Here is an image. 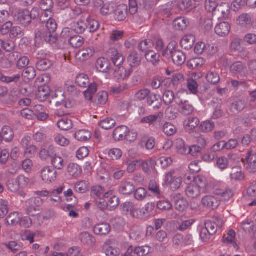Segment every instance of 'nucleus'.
<instances>
[{"mask_svg": "<svg viewBox=\"0 0 256 256\" xmlns=\"http://www.w3.org/2000/svg\"><path fill=\"white\" fill-rule=\"evenodd\" d=\"M208 184L206 178L200 175L194 176L192 182L186 189V196L191 198H198L206 190Z\"/></svg>", "mask_w": 256, "mask_h": 256, "instance_id": "1", "label": "nucleus"}, {"mask_svg": "<svg viewBox=\"0 0 256 256\" xmlns=\"http://www.w3.org/2000/svg\"><path fill=\"white\" fill-rule=\"evenodd\" d=\"M30 182V179L23 175H20L15 180L10 181L8 184L9 190L14 192H18V194L24 197L25 193L22 190L26 188Z\"/></svg>", "mask_w": 256, "mask_h": 256, "instance_id": "2", "label": "nucleus"}, {"mask_svg": "<svg viewBox=\"0 0 256 256\" xmlns=\"http://www.w3.org/2000/svg\"><path fill=\"white\" fill-rule=\"evenodd\" d=\"M164 54L170 56L174 62L178 66L182 65L186 60L185 54L181 50H176L172 44H170L168 46Z\"/></svg>", "mask_w": 256, "mask_h": 256, "instance_id": "3", "label": "nucleus"}, {"mask_svg": "<svg viewBox=\"0 0 256 256\" xmlns=\"http://www.w3.org/2000/svg\"><path fill=\"white\" fill-rule=\"evenodd\" d=\"M164 182L170 186L172 190L174 191L180 188L182 183V178L177 176L175 170H172L166 174Z\"/></svg>", "mask_w": 256, "mask_h": 256, "instance_id": "4", "label": "nucleus"}, {"mask_svg": "<svg viewBox=\"0 0 256 256\" xmlns=\"http://www.w3.org/2000/svg\"><path fill=\"white\" fill-rule=\"evenodd\" d=\"M43 202V200L39 197L32 198L28 200L26 202L28 214L30 216H34L36 212L40 211Z\"/></svg>", "mask_w": 256, "mask_h": 256, "instance_id": "5", "label": "nucleus"}, {"mask_svg": "<svg viewBox=\"0 0 256 256\" xmlns=\"http://www.w3.org/2000/svg\"><path fill=\"white\" fill-rule=\"evenodd\" d=\"M230 8L228 4L222 2L218 4L212 14L218 19L227 20L230 18Z\"/></svg>", "mask_w": 256, "mask_h": 256, "instance_id": "6", "label": "nucleus"}, {"mask_svg": "<svg viewBox=\"0 0 256 256\" xmlns=\"http://www.w3.org/2000/svg\"><path fill=\"white\" fill-rule=\"evenodd\" d=\"M50 96L56 106L64 105L66 108L70 107L66 101V93L62 90V88H57L54 92H52Z\"/></svg>", "mask_w": 256, "mask_h": 256, "instance_id": "7", "label": "nucleus"}, {"mask_svg": "<svg viewBox=\"0 0 256 256\" xmlns=\"http://www.w3.org/2000/svg\"><path fill=\"white\" fill-rule=\"evenodd\" d=\"M56 170L49 166H46L40 171V178L44 183L50 184L56 180Z\"/></svg>", "mask_w": 256, "mask_h": 256, "instance_id": "8", "label": "nucleus"}, {"mask_svg": "<svg viewBox=\"0 0 256 256\" xmlns=\"http://www.w3.org/2000/svg\"><path fill=\"white\" fill-rule=\"evenodd\" d=\"M104 198H107L108 210H113L120 204L118 197L114 194V190H110L104 194Z\"/></svg>", "mask_w": 256, "mask_h": 256, "instance_id": "9", "label": "nucleus"}, {"mask_svg": "<svg viewBox=\"0 0 256 256\" xmlns=\"http://www.w3.org/2000/svg\"><path fill=\"white\" fill-rule=\"evenodd\" d=\"M82 173L81 166L74 162L70 163L66 168V174L70 179H78Z\"/></svg>", "mask_w": 256, "mask_h": 256, "instance_id": "10", "label": "nucleus"}, {"mask_svg": "<svg viewBox=\"0 0 256 256\" xmlns=\"http://www.w3.org/2000/svg\"><path fill=\"white\" fill-rule=\"evenodd\" d=\"M231 30V25L228 22H222L216 24L214 28L215 33L220 37H226Z\"/></svg>", "mask_w": 256, "mask_h": 256, "instance_id": "11", "label": "nucleus"}, {"mask_svg": "<svg viewBox=\"0 0 256 256\" xmlns=\"http://www.w3.org/2000/svg\"><path fill=\"white\" fill-rule=\"evenodd\" d=\"M244 164L250 172H256V154L249 151L246 154Z\"/></svg>", "mask_w": 256, "mask_h": 256, "instance_id": "12", "label": "nucleus"}, {"mask_svg": "<svg viewBox=\"0 0 256 256\" xmlns=\"http://www.w3.org/2000/svg\"><path fill=\"white\" fill-rule=\"evenodd\" d=\"M14 18L20 24L26 26L30 22V11L27 10H20L15 14Z\"/></svg>", "mask_w": 256, "mask_h": 256, "instance_id": "13", "label": "nucleus"}, {"mask_svg": "<svg viewBox=\"0 0 256 256\" xmlns=\"http://www.w3.org/2000/svg\"><path fill=\"white\" fill-rule=\"evenodd\" d=\"M132 72V69L130 68L128 70L124 67L120 65L116 66L114 71V76L118 80H123L128 78Z\"/></svg>", "mask_w": 256, "mask_h": 256, "instance_id": "14", "label": "nucleus"}, {"mask_svg": "<svg viewBox=\"0 0 256 256\" xmlns=\"http://www.w3.org/2000/svg\"><path fill=\"white\" fill-rule=\"evenodd\" d=\"M46 22V26L48 32L46 34L45 40L50 42H54L55 38L52 36V33L56 31L57 28V24L54 20L50 18Z\"/></svg>", "mask_w": 256, "mask_h": 256, "instance_id": "15", "label": "nucleus"}, {"mask_svg": "<svg viewBox=\"0 0 256 256\" xmlns=\"http://www.w3.org/2000/svg\"><path fill=\"white\" fill-rule=\"evenodd\" d=\"M214 193L216 195L220 196L222 200L227 202L234 196V191L232 188L230 187H228L224 190L216 188Z\"/></svg>", "mask_w": 256, "mask_h": 256, "instance_id": "16", "label": "nucleus"}, {"mask_svg": "<svg viewBox=\"0 0 256 256\" xmlns=\"http://www.w3.org/2000/svg\"><path fill=\"white\" fill-rule=\"evenodd\" d=\"M94 52V49L92 46L82 48L76 53V58L80 61H84L92 56Z\"/></svg>", "mask_w": 256, "mask_h": 256, "instance_id": "17", "label": "nucleus"}, {"mask_svg": "<svg viewBox=\"0 0 256 256\" xmlns=\"http://www.w3.org/2000/svg\"><path fill=\"white\" fill-rule=\"evenodd\" d=\"M103 248L106 256H119L120 254V248L114 242L106 243Z\"/></svg>", "mask_w": 256, "mask_h": 256, "instance_id": "18", "label": "nucleus"}, {"mask_svg": "<svg viewBox=\"0 0 256 256\" xmlns=\"http://www.w3.org/2000/svg\"><path fill=\"white\" fill-rule=\"evenodd\" d=\"M128 132V127L123 125L118 126L113 132L114 138L117 141L126 140Z\"/></svg>", "mask_w": 256, "mask_h": 256, "instance_id": "19", "label": "nucleus"}, {"mask_svg": "<svg viewBox=\"0 0 256 256\" xmlns=\"http://www.w3.org/2000/svg\"><path fill=\"white\" fill-rule=\"evenodd\" d=\"M96 67L98 71L106 73L110 72L111 64L108 59L104 58H100L96 60Z\"/></svg>", "mask_w": 256, "mask_h": 256, "instance_id": "20", "label": "nucleus"}, {"mask_svg": "<svg viewBox=\"0 0 256 256\" xmlns=\"http://www.w3.org/2000/svg\"><path fill=\"white\" fill-rule=\"evenodd\" d=\"M62 188H59L50 192L49 197L48 198L50 204L56 206H58L62 202V198L60 194L62 192Z\"/></svg>", "mask_w": 256, "mask_h": 256, "instance_id": "21", "label": "nucleus"}, {"mask_svg": "<svg viewBox=\"0 0 256 256\" xmlns=\"http://www.w3.org/2000/svg\"><path fill=\"white\" fill-rule=\"evenodd\" d=\"M135 187L130 182L122 181L118 187V192L124 195L132 194L134 190Z\"/></svg>", "mask_w": 256, "mask_h": 256, "instance_id": "22", "label": "nucleus"}, {"mask_svg": "<svg viewBox=\"0 0 256 256\" xmlns=\"http://www.w3.org/2000/svg\"><path fill=\"white\" fill-rule=\"evenodd\" d=\"M202 204L208 208L213 209L217 208L220 204V201L216 198L213 196H206L202 200Z\"/></svg>", "mask_w": 256, "mask_h": 256, "instance_id": "23", "label": "nucleus"}, {"mask_svg": "<svg viewBox=\"0 0 256 256\" xmlns=\"http://www.w3.org/2000/svg\"><path fill=\"white\" fill-rule=\"evenodd\" d=\"M108 56L112 58L114 64L116 66H120L123 63L124 58L118 50L112 48L108 52Z\"/></svg>", "mask_w": 256, "mask_h": 256, "instance_id": "24", "label": "nucleus"}, {"mask_svg": "<svg viewBox=\"0 0 256 256\" xmlns=\"http://www.w3.org/2000/svg\"><path fill=\"white\" fill-rule=\"evenodd\" d=\"M231 180L234 182H241L244 180L245 176L240 167H234L232 168L230 174Z\"/></svg>", "mask_w": 256, "mask_h": 256, "instance_id": "25", "label": "nucleus"}, {"mask_svg": "<svg viewBox=\"0 0 256 256\" xmlns=\"http://www.w3.org/2000/svg\"><path fill=\"white\" fill-rule=\"evenodd\" d=\"M141 61V56L135 52H131L128 58V62L131 69L138 67Z\"/></svg>", "mask_w": 256, "mask_h": 256, "instance_id": "26", "label": "nucleus"}, {"mask_svg": "<svg viewBox=\"0 0 256 256\" xmlns=\"http://www.w3.org/2000/svg\"><path fill=\"white\" fill-rule=\"evenodd\" d=\"M174 206L176 210L184 212L188 206L187 200L180 194L176 195L175 198Z\"/></svg>", "mask_w": 256, "mask_h": 256, "instance_id": "27", "label": "nucleus"}, {"mask_svg": "<svg viewBox=\"0 0 256 256\" xmlns=\"http://www.w3.org/2000/svg\"><path fill=\"white\" fill-rule=\"evenodd\" d=\"M20 54V53L18 52H14L6 55V59L8 61V62H1L0 63L2 67L6 68H10L18 59Z\"/></svg>", "mask_w": 256, "mask_h": 256, "instance_id": "28", "label": "nucleus"}, {"mask_svg": "<svg viewBox=\"0 0 256 256\" xmlns=\"http://www.w3.org/2000/svg\"><path fill=\"white\" fill-rule=\"evenodd\" d=\"M110 226L108 223H102L96 224L94 227V232L98 235H106L110 230Z\"/></svg>", "mask_w": 256, "mask_h": 256, "instance_id": "29", "label": "nucleus"}, {"mask_svg": "<svg viewBox=\"0 0 256 256\" xmlns=\"http://www.w3.org/2000/svg\"><path fill=\"white\" fill-rule=\"evenodd\" d=\"M189 23V20L187 18L179 17L174 20L173 25L176 30H183L187 28Z\"/></svg>", "mask_w": 256, "mask_h": 256, "instance_id": "30", "label": "nucleus"}, {"mask_svg": "<svg viewBox=\"0 0 256 256\" xmlns=\"http://www.w3.org/2000/svg\"><path fill=\"white\" fill-rule=\"evenodd\" d=\"M127 6L126 5L120 4L114 10L115 18L118 21H122L125 19L126 14Z\"/></svg>", "mask_w": 256, "mask_h": 256, "instance_id": "31", "label": "nucleus"}, {"mask_svg": "<svg viewBox=\"0 0 256 256\" xmlns=\"http://www.w3.org/2000/svg\"><path fill=\"white\" fill-rule=\"evenodd\" d=\"M246 66L240 62H236L232 64L230 66V72L232 74H240L242 75L244 73Z\"/></svg>", "mask_w": 256, "mask_h": 256, "instance_id": "32", "label": "nucleus"}, {"mask_svg": "<svg viewBox=\"0 0 256 256\" xmlns=\"http://www.w3.org/2000/svg\"><path fill=\"white\" fill-rule=\"evenodd\" d=\"M79 238L84 244L88 246L94 245L96 240L94 236L87 232H84L80 234Z\"/></svg>", "mask_w": 256, "mask_h": 256, "instance_id": "33", "label": "nucleus"}, {"mask_svg": "<svg viewBox=\"0 0 256 256\" xmlns=\"http://www.w3.org/2000/svg\"><path fill=\"white\" fill-rule=\"evenodd\" d=\"M195 37L192 34L184 36L180 41V44L186 50L190 49L194 42Z\"/></svg>", "mask_w": 256, "mask_h": 256, "instance_id": "34", "label": "nucleus"}, {"mask_svg": "<svg viewBox=\"0 0 256 256\" xmlns=\"http://www.w3.org/2000/svg\"><path fill=\"white\" fill-rule=\"evenodd\" d=\"M74 190L80 194H84L88 191L90 183L88 181L82 180L77 182L74 184Z\"/></svg>", "mask_w": 256, "mask_h": 256, "instance_id": "35", "label": "nucleus"}, {"mask_svg": "<svg viewBox=\"0 0 256 256\" xmlns=\"http://www.w3.org/2000/svg\"><path fill=\"white\" fill-rule=\"evenodd\" d=\"M200 124V120L196 117H190L186 120L184 124L185 128L188 131L194 130Z\"/></svg>", "mask_w": 256, "mask_h": 256, "instance_id": "36", "label": "nucleus"}, {"mask_svg": "<svg viewBox=\"0 0 256 256\" xmlns=\"http://www.w3.org/2000/svg\"><path fill=\"white\" fill-rule=\"evenodd\" d=\"M72 30L77 34H82L87 28V24L82 20H79L74 22L71 25Z\"/></svg>", "mask_w": 256, "mask_h": 256, "instance_id": "37", "label": "nucleus"}, {"mask_svg": "<svg viewBox=\"0 0 256 256\" xmlns=\"http://www.w3.org/2000/svg\"><path fill=\"white\" fill-rule=\"evenodd\" d=\"M55 154V148L52 146H50L48 148H42L40 152V158L42 160H46L49 157H52Z\"/></svg>", "mask_w": 256, "mask_h": 256, "instance_id": "38", "label": "nucleus"}, {"mask_svg": "<svg viewBox=\"0 0 256 256\" xmlns=\"http://www.w3.org/2000/svg\"><path fill=\"white\" fill-rule=\"evenodd\" d=\"M51 164L54 168L58 170H62L65 166L64 158L58 156L54 154L51 158Z\"/></svg>", "mask_w": 256, "mask_h": 256, "instance_id": "39", "label": "nucleus"}, {"mask_svg": "<svg viewBox=\"0 0 256 256\" xmlns=\"http://www.w3.org/2000/svg\"><path fill=\"white\" fill-rule=\"evenodd\" d=\"M20 216L18 212H11L5 220V222L8 226H15L20 222Z\"/></svg>", "mask_w": 256, "mask_h": 256, "instance_id": "40", "label": "nucleus"}, {"mask_svg": "<svg viewBox=\"0 0 256 256\" xmlns=\"http://www.w3.org/2000/svg\"><path fill=\"white\" fill-rule=\"evenodd\" d=\"M74 137L78 141L86 142L90 138L91 133L88 130H80L76 132Z\"/></svg>", "mask_w": 256, "mask_h": 256, "instance_id": "41", "label": "nucleus"}, {"mask_svg": "<svg viewBox=\"0 0 256 256\" xmlns=\"http://www.w3.org/2000/svg\"><path fill=\"white\" fill-rule=\"evenodd\" d=\"M52 66V62L50 60L44 58L39 60L36 64V68L40 71L48 70Z\"/></svg>", "mask_w": 256, "mask_h": 256, "instance_id": "42", "label": "nucleus"}, {"mask_svg": "<svg viewBox=\"0 0 256 256\" xmlns=\"http://www.w3.org/2000/svg\"><path fill=\"white\" fill-rule=\"evenodd\" d=\"M58 128L62 130H67L70 129L72 126V120L67 118H63L57 122Z\"/></svg>", "mask_w": 256, "mask_h": 256, "instance_id": "43", "label": "nucleus"}, {"mask_svg": "<svg viewBox=\"0 0 256 256\" xmlns=\"http://www.w3.org/2000/svg\"><path fill=\"white\" fill-rule=\"evenodd\" d=\"M176 150L178 154L182 155L187 154L188 146L182 139L178 138L176 140Z\"/></svg>", "mask_w": 256, "mask_h": 256, "instance_id": "44", "label": "nucleus"}, {"mask_svg": "<svg viewBox=\"0 0 256 256\" xmlns=\"http://www.w3.org/2000/svg\"><path fill=\"white\" fill-rule=\"evenodd\" d=\"M163 117V112H159L158 114L154 115H150L144 117L140 120L142 124H152L158 119H162Z\"/></svg>", "mask_w": 256, "mask_h": 256, "instance_id": "45", "label": "nucleus"}, {"mask_svg": "<svg viewBox=\"0 0 256 256\" xmlns=\"http://www.w3.org/2000/svg\"><path fill=\"white\" fill-rule=\"evenodd\" d=\"M134 254L138 256H146L152 251V248L150 246L146 245L136 247L134 249Z\"/></svg>", "mask_w": 256, "mask_h": 256, "instance_id": "46", "label": "nucleus"}, {"mask_svg": "<svg viewBox=\"0 0 256 256\" xmlns=\"http://www.w3.org/2000/svg\"><path fill=\"white\" fill-rule=\"evenodd\" d=\"M20 74H16L10 76H4L0 72V81L6 84H10L12 82L16 83L20 80Z\"/></svg>", "mask_w": 256, "mask_h": 256, "instance_id": "47", "label": "nucleus"}, {"mask_svg": "<svg viewBox=\"0 0 256 256\" xmlns=\"http://www.w3.org/2000/svg\"><path fill=\"white\" fill-rule=\"evenodd\" d=\"M2 132L3 138L6 142H10L13 140L14 134L10 127L4 126L2 128Z\"/></svg>", "mask_w": 256, "mask_h": 256, "instance_id": "48", "label": "nucleus"}, {"mask_svg": "<svg viewBox=\"0 0 256 256\" xmlns=\"http://www.w3.org/2000/svg\"><path fill=\"white\" fill-rule=\"evenodd\" d=\"M36 234L30 230L22 231L20 234L21 239L22 241L28 242L30 244L34 242V238Z\"/></svg>", "mask_w": 256, "mask_h": 256, "instance_id": "49", "label": "nucleus"}, {"mask_svg": "<svg viewBox=\"0 0 256 256\" xmlns=\"http://www.w3.org/2000/svg\"><path fill=\"white\" fill-rule=\"evenodd\" d=\"M116 6L114 2H109L104 4L100 8V12L102 15H108L114 12Z\"/></svg>", "mask_w": 256, "mask_h": 256, "instance_id": "50", "label": "nucleus"}, {"mask_svg": "<svg viewBox=\"0 0 256 256\" xmlns=\"http://www.w3.org/2000/svg\"><path fill=\"white\" fill-rule=\"evenodd\" d=\"M204 64V60L202 58H196L190 60L188 64L190 68L194 69L202 67Z\"/></svg>", "mask_w": 256, "mask_h": 256, "instance_id": "51", "label": "nucleus"}, {"mask_svg": "<svg viewBox=\"0 0 256 256\" xmlns=\"http://www.w3.org/2000/svg\"><path fill=\"white\" fill-rule=\"evenodd\" d=\"M214 123L211 120L202 122L200 125V129L203 132H209L214 130Z\"/></svg>", "mask_w": 256, "mask_h": 256, "instance_id": "52", "label": "nucleus"}, {"mask_svg": "<svg viewBox=\"0 0 256 256\" xmlns=\"http://www.w3.org/2000/svg\"><path fill=\"white\" fill-rule=\"evenodd\" d=\"M84 41V38L82 37L76 35L70 37L68 42L72 47L78 48L83 45Z\"/></svg>", "mask_w": 256, "mask_h": 256, "instance_id": "53", "label": "nucleus"}, {"mask_svg": "<svg viewBox=\"0 0 256 256\" xmlns=\"http://www.w3.org/2000/svg\"><path fill=\"white\" fill-rule=\"evenodd\" d=\"M216 222H219L218 219H213L212 220H207L205 223V228L212 234H214L218 230V224Z\"/></svg>", "mask_w": 256, "mask_h": 256, "instance_id": "54", "label": "nucleus"}, {"mask_svg": "<svg viewBox=\"0 0 256 256\" xmlns=\"http://www.w3.org/2000/svg\"><path fill=\"white\" fill-rule=\"evenodd\" d=\"M236 232L234 230H230L226 238L224 239V242L231 244L234 248H238V245L236 242Z\"/></svg>", "mask_w": 256, "mask_h": 256, "instance_id": "55", "label": "nucleus"}, {"mask_svg": "<svg viewBox=\"0 0 256 256\" xmlns=\"http://www.w3.org/2000/svg\"><path fill=\"white\" fill-rule=\"evenodd\" d=\"M162 130L168 136L174 135L177 131V129L175 126L172 123L168 122H166L164 124Z\"/></svg>", "mask_w": 256, "mask_h": 256, "instance_id": "56", "label": "nucleus"}, {"mask_svg": "<svg viewBox=\"0 0 256 256\" xmlns=\"http://www.w3.org/2000/svg\"><path fill=\"white\" fill-rule=\"evenodd\" d=\"M244 198L246 199L252 200L256 198V184H252L246 189Z\"/></svg>", "mask_w": 256, "mask_h": 256, "instance_id": "57", "label": "nucleus"}, {"mask_svg": "<svg viewBox=\"0 0 256 256\" xmlns=\"http://www.w3.org/2000/svg\"><path fill=\"white\" fill-rule=\"evenodd\" d=\"M145 58L148 62L155 64L159 61L160 55L153 50H148L145 54Z\"/></svg>", "mask_w": 256, "mask_h": 256, "instance_id": "58", "label": "nucleus"}, {"mask_svg": "<svg viewBox=\"0 0 256 256\" xmlns=\"http://www.w3.org/2000/svg\"><path fill=\"white\" fill-rule=\"evenodd\" d=\"M76 82L78 86L86 88L89 84L88 78L85 74H80L76 78Z\"/></svg>", "mask_w": 256, "mask_h": 256, "instance_id": "59", "label": "nucleus"}, {"mask_svg": "<svg viewBox=\"0 0 256 256\" xmlns=\"http://www.w3.org/2000/svg\"><path fill=\"white\" fill-rule=\"evenodd\" d=\"M50 94V89L48 86H38L37 96L41 100H44Z\"/></svg>", "mask_w": 256, "mask_h": 256, "instance_id": "60", "label": "nucleus"}, {"mask_svg": "<svg viewBox=\"0 0 256 256\" xmlns=\"http://www.w3.org/2000/svg\"><path fill=\"white\" fill-rule=\"evenodd\" d=\"M150 94V90L143 88L138 90L134 94V100L136 101H142L144 100Z\"/></svg>", "mask_w": 256, "mask_h": 256, "instance_id": "61", "label": "nucleus"}, {"mask_svg": "<svg viewBox=\"0 0 256 256\" xmlns=\"http://www.w3.org/2000/svg\"><path fill=\"white\" fill-rule=\"evenodd\" d=\"M98 90L97 84L95 83L91 84L88 89L84 92V96L88 100H92V96Z\"/></svg>", "mask_w": 256, "mask_h": 256, "instance_id": "62", "label": "nucleus"}, {"mask_svg": "<svg viewBox=\"0 0 256 256\" xmlns=\"http://www.w3.org/2000/svg\"><path fill=\"white\" fill-rule=\"evenodd\" d=\"M116 124V121L112 118H107L101 121L99 125L103 129L109 130L113 128Z\"/></svg>", "mask_w": 256, "mask_h": 256, "instance_id": "63", "label": "nucleus"}, {"mask_svg": "<svg viewBox=\"0 0 256 256\" xmlns=\"http://www.w3.org/2000/svg\"><path fill=\"white\" fill-rule=\"evenodd\" d=\"M22 75L27 80H32L36 76V70L34 67L28 66L24 70Z\"/></svg>", "mask_w": 256, "mask_h": 256, "instance_id": "64", "label": "nucleus"}]
</instances>
